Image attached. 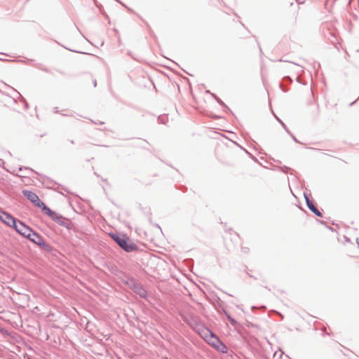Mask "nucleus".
<instances>
[{
  "instance_id": "1",
  "label": "nucleus",
  "mask_w": 359,
  "mask_h": 359,
  "mask_svg": "<svg viewBox=\"0 0 359 359\" xmlns=\"http://www.w3.org/2000/svg\"><path fill=\"white\" fill-rule=\"evenodd\" d=\"M24 196L27 198L35 206L41 208L43 212L50 217L52 219L57 222H60L62 219V217L58 213L52 211L48 208L39 198V196L34 192L28 190H24L22 191Z\"/></svg>"
},
{
  "instance_id": "2",
  "label": "nucleus",
  "mask_w": 359,
  "mask_h": 359,
  "mask_svg": "<svg viewBox=\"0 0 359 359\" xmlns=\"http://www.w3.org/2000/svg\"><path fill=\"white\" fill-rule=\"evenodd\" d=\"M197 332L205 341L216 349L223 353L226 351V347L220 341L219 338L207 327H200L198 328Z\"/></svg>"
},
{
  "instance_id": "3",
  "label": "nucleus",
  "mask_w": 359,
  "mask_h": 359,
  "mask_svg": "<svg viewBox=\"0 0 359 359\" xmlns=\"http://www.w3.org/2000/svg\"><path fill=\"white\" fill-rule=\"evenodd\" d=\"M111 236L126 252H133L137 249V245L132 243L126 236L113 234Z\"/></svg>"
},
{
  "instance_id": "4",
  "label": "nucleus",
  "mask_w": 359,
  "mask_h": 359,
  "mask_svg": "<svg viewBox=\"0 0 359 359\" xmlns=\"http://www.w3.org/2000/svg\"><path fill=\"white\" fill-rule=\"evenodd\" d=\"M13 228L15 231L22 236L27 238V236L30 235L32 231L29 226H26L24 223L20 221H17Z\"/></svg>"
},
{
  "instance_id": "5",
  "label": "nucleus",
  "mask_w": 359,
  "mask_h": 359,
  "mask_svg": "<svg viewBox=\"0 0 359 359\" xmlns=\"http://www.w3.org/2000/svg\"><path fill=\"white\" fill-rule=\"evenodd\" d=\"M27 238L30 240L34 243L43 247L44 248H47L48 245L45 243L44 240L41 236H40L38 233L32 231L30 235L27 236Z\"/></svg>"
},
{
  "instance_id": "6",
  "label": "nucleus",
  "mask_w": 359,
  "mask_h": 359,
  "mask_svg": "<svg viewBox=\"0 0 359 359\" xmlns=\"http://www.w3.org/2000/svg\"><path fill=\"white\" fill-rule=\"evenodd\" d=\"M0 220L11 227H13L17 222L13 217L4 211H0Z\"/></svg>"
},
{
  "instance_id": "7",
  "label": "nucleus",
  "mask_w": 359,
  "mask_h": 359,
  "mask_svg": "<svg viewBox=\"0 0 359 359\" xmlns=\"http://www.w3.org/2000/svg\"><path fill=\"white\" fill-rule=\"evenodd\" d=\"M306 203H307V205L309 207V208L314 213L316 214L317 216H319V217H321V213L315 207V205H313V203L310 201L309 199H306Z\"/></svg>"
},
{
  "instance_id": "8",
  "label": "nucleus",
  "mask_w": 359,
  "mask_h": 359,
  "mask_svg": "<svg viewBox=\"0 0 359 359\" xmlns=\"http://www.w3.org/2000/svg\"><path fill=\"white\" fill-rule=\"evenodd\" d=\"M134 290L136 293H137L142 297H146L147 292L146 290L140 285H135Z\"/></svg>"
},
{
  "instance_id": "9",
  "label": "nucleus",
  "mask_w": 359,
  "mask_h": 359,
  "mask_svg": "<svg viewBox=\"0 0 359 359\" xmlns=\"http://www.w3.org/2000/svg\"><path fill=\"white\" fill-rule=\"evenodd\" d=\"M229 320H230V322H231L233 325V324H235L236 321H235L233 319H231V318H229Z\"/></svg>"
},
{
  "instance_id": "10",
  "label": "nucleus",
  "mask_w": 359,
  "mask_h": 359,
  "mask_svg": "<svg viewBox=\"0 0 359 359\" xmlns=\"http://www.w3.org/2000/svg\"><path fill=\"white\" fill-rule=\"evenodd\" d=\"M356 242H357V243H358V245L359 246V241H358V239L356 240Z\"/></svg>"
}]
</instances>
